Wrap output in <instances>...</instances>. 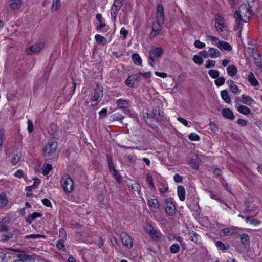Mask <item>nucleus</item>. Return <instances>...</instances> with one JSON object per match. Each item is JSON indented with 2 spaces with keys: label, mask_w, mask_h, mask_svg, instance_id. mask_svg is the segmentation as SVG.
<instances>
[{
  "label": "nucleus",
  "mask_w": 262,
  "mask_h": 262,
  "mask_svg": "<svg viewBox=\"0 0 262 262\" xmlns=\"http://www.w3.org/2000/svg\"><path fill=\"white\" fill-rule=\"evenodd\" d=\"M215 63L216 62L215 60L209 59L206 61L205 67L206 68L209 69L211 67H214L215 65Z\"/></svg>",
  "instance_id": "54"
},
{
  "label": "nucleus",
  "mask_w": 262,
  "mask_h": 262,
  "mask_svg": "<svg viewBox=\"0 0 262 262\" xmlns=\"http://www.w3.org/2000/svg\"><path fill=\"white\" fill-rule=\"evenodd\" d=\"M209 57L211 58H216L220 57L221 53L220 51L214 48H209L208 49Z\"/></svg>",
  "instance_id": "20"
},
{
  "label": "nucleus",
  "mask_w": 262,
  "mask_h": 262,
  "mask_svg": "<svg viewBox=\"0 0 262 262\" xmlns=\"http://www.w3.org/2000/svg\"><path fill=\"white\" fill-rule=\"evenodd\" d=\"M111 242L114 247H115L116 248L118 247V246L119 245V243H118V239L116 237H115V236L112 237L111 238Z\"/></svg>",
  "instance_id": "64"
},
{
  "label": "nucleus",
  "mask_w": 262,
  "mask_h": 262,
  "mask_svg": "<svg viewBox=\"0 0 262 262\" xmlns=\"http://www.w3.org/2000/svg\"><path fill=\"white\" fill-rule=\"evenodd\" d=\"M130 103V101L127 99H119L116 102L117 107L121 109L127 108Z\"/></svg>",
  "instance_id": "16"
},
{
  "label": "nucleus",
  "mask_w": 262,
  "mask_h": 262,
  "mask_svg": "<svg viewBox=\"0 0 262 262\" xmlns=\"http://www.w3.org/2000/svg\"><path fill=\"white\" fill-rule=\"evenodd\" d=\"M237 233V229L235 227H229L224 228L220 231V234L222 236H227L235 234Z\"/></svg>",
  "instance_id": "12"
},
{
  "label": "nucleus",
  "mask_w": 262,
  "mask_h": 262,
  "mask_svg": "<svg viewBox=\"0 0 262 262\" xmlns=\"http://www.w3.org/2000/svg\"><path fill=\"white\" fill-rule=\"evenodd\" d=\"M248 80L250 84L253 86H257L259 84V82L256 79L253 73L250 72L248 76Z\"/></svg>",
  "instance_id": "24"
},
{
  "label": "nucleus",
  "mask_w": 262,
  "mask_h": 262,
  "mask_svg": "<svg viewBox=\"0 0 262 262\" xmlns=\"http://www.w3.org/2000/svg\"><path fill=\"white\" fill-rule=\"evenodd\" d=\"M21 158V154L19 152L14 153L10 159V163L14 166L16 165L20 161Z\"/></svg>",
  "instance_id": "19"
},
{
  "label": "nucleus",
  "mask_w": 262,
  "mask_h": 262,
  "mask_svg": "<svg viewBox=\"0 0 262 262\" xmlns=\"http://www.w3.org/2000/svg\"><path fill=\"white\" fill-rule=\"evenodd\" d=\"M225 82V79L223 77H219L214 81L215 85L217 86L223 85Z\"/></svg>",
  "instance_id": "46"
},
{
  "label": "nucleus",
  "mask_w": 262,
  "mask_h": 262,
  "mask_svg": "<svg viewBox=\"0 0 262 262\" xmlns=\"http://www.w3.org/2000/svg\"><path fill=\"white\" fill-rule=\"evenodd\" d=\"M152 116L157 121H160L162 120V117L160 115V111L159 107L156 106L153 108Z\"/></svg>",
  "instance_id": "28"
},
{
  "label": "nucleus",
  "mask_w": 262,
  "mask_h": 262,
  "mask_svg": "<svg viewBox=\"0 0 262 262\" xmlns=\"http://www.w3.org/2000/svg\"><path fill=\"white\" fill-rule=\"evenodd\" d=\"M139 75L133 74L129 76L125 81V84L129 87H133L135 82L139 81Z\"/></svg>",
  "instance_id": "13"
},
{
  "label": "nucleus",
  "mask_w": 262,
  "mask_h": 262,
  "mask_svg": "<svg viewBox=\"0 0 262 262\" xmlns=\"http://www.w3.org/2000/svg\"><path fill=\"white\" fill-rule=\"evenodd\" d=\"M25 238H32V239H37L39 238H45V236L40 234H30L29 235H26L25 237Z\"/></svg>",
  "instance_id": "55"
},
{
  "label": "nucleus",
  "mask_w": 262,
  "mask_h": 262,
  "mask_svg": "<svg viewBox=\"0 0 262 262\" xmlns=\"http://www.w3.org/2000/svg\"><path fill=\"white\" fill-rule=\"evenodd\" d=\"M144 229L145 230L146 232L150 234L152 231V230L155 229V228L150 224H147L144 226Z\"/></svg>",
  "instance_id": "61"
},
{
  "label": "nucleus",
  "mask_w": 262,
  "mask_h": 262,
  "mask_svg": "<svg viewBox=\"0 0 262 262\" xmlns=\"http://www.w3.org/2000/svg\"><path fill=\"white\" fill-rule=\"evenodd\" d=\"M215 27L216 31L223 39H227L229 35L228 27L224 18L219 14L215 16Z\"/></svg>",
  "instance_id": "2"
},
{
  "label": "nucleus",
  "mask_w": 262,
  "mask_h": 262,
  "mask_svg": "<svg viewBox=\"0 0 262 262\" xmlns=\"http://www.w3.org/2000/svg\"><path fill=\"white\" fill-rule=\"evenodd\" d=\"M168 189V187L167 184L164 183L162 187L159 188L160 193L162 194L165 193Z\"/></svg>",
  "instance_id": "57"
},
{
  "label": "nucleus",
  "mask_w": 262,
  "mask_h": 262,
  "mask_svg": "<svg viewBox=\"0 0 262 262\" xmlns=\"http://www.w3.org/2000/svg\"><path fill=\"white\" fill-rule=\"evenodd\" d=\"M164 206L166 213L169 216H173L176 213V207L172 198H167L164 201Z\"/></svg>",
  "instance_id": "6"
},
{
  "label": "nucleus",
  "mask_w": 262,
  "mask_h": 262,
  "mask_svg": "<svg viewBox=\"0 0 262 262\" xmlns=\"http://www.w3.org/2000/svg\"><path fill=\"white\" fill-rule=\"evenodd\" d=\"M65 241H62L61 239L58 240L56 243V247L59 250H61L62 251H66V248L64 245V242Z\"/></svg>",
  "instance_id": "50"
},
{
  "label": "nucleus",
  "mask_w": 262,
  "mask_h": 262,
  "mask_svg": "<svg viewBox=\"0 0 262 262\" xmlns=\"http://www.w3.org/2000/svg\"><path fill=\"white\" fill-rule=\"evenodd\" d=\"M95 38L98 43L104 45L106 43V39L99 34H96Z\"/></svg>",
  "instance_id": "38"
},
{
  "label": "nucleus",
  "mask_w": 262,
  "mask_h": 262,
  "mask_svg": "<svg viewBox=\"0 0 262 262\" xmlns=\"http://www.w3.org/2000/svg\"><path fill=\"white\" fill-rule=\"evenodd\" d=\"M41 202L43 205L48 207H52V203L48 199H43L41 200Z\"/></svg>",
  "instance_id": "63"
},
{
  "label": "nucleus",
  "mask_w": 262,
  "mask_h": 262,
  "mask_svg": "<svg viewBox=\"0 0 262 262\" xmlns=\"http://www.w3.org/2000/svg\"><path fill=\"white\" fill-rule=\"evenodd\" d=\"M209 75L213 79H216L219 77L220 72L216 70H210L208 71Z\"/></svg>",
  "instance_id": "42"
},
{
  "label": "nucleus",
  "mask_w": 262,
  "mask_h": 262,
  "mask_svg": "<svg viewBox=\"0 0 262 262\" xmlns=\"http://www.w3.org/2000/svg\"><path fill=\"white\" fill-rule=\"evenodd\" d=\"M218 48L221 50H224L229 51H231L232 49L231 46L229 43L224 41H221Z\"/></svg>",
  "instance_id": "35"
},
{
  "label": "nucleus",
  "mask_w": 262,
  "mask_h": 262,
  "mask_svg": "<svg viewBox=\"0 0 262 262\" xmlns=\"http://www.w3.org/2000/svg\"><path fill=\"white\" fill-rule=\"evenodd\" d=\"M9 5L12 9L16 10L21 7L23 2L21 0H10Z\"/></svg>",
  "instance_id": "21"
},
{
  "label": "nucleus",
  "mask_w": 262,
  "mask_h": 262,
  "mask_svg": "<svg viewBox=\"0 0 262 262\" xmlns=\"http://www.w3.org/2000/svg\"><path fill=\"white\" fill-rule=\"evenodd\" d=\"M243 102L244 103L247 105H251L254 103V100L250 96L245 95L242 96Z\"/></svg>",
  "instance_id": "36"
},
{
  "label": "nucleus",
  "mask_w": 262,
  "mask_h": 262,
  "mask_svg": "<svg viewBox=\"0 0 262 262\" xmlns=\"http://www.w3.org/2000/svg\"><path fill=\"white\" fill-rule=\"evenodd\" d=\"M163 53V48L161 47H155L150 51L149 57L151 59H157L160 57Z\"/></svg>",
  "instance_id": "10"
},
{
  "label": "nucleus",
  "mask_w": 262,
  "mask_h": 262,
  "mask_svg": "<svg viewBox=\"0 0 262 262\" xmlns=\"http://www.w3.org/2000/svg\"><path fill=\"white\" fill-rule=\"evenodd\" d=\"M180 247L177 244H172L170 247V251L171 253L176 254L179 252Z\"/></svg>",
  "instance_id": "41"
},
{
  "label": "nucleus",
  "mask_w": 262,
  "mask_h": 262,
  "mask_svg": "<svg viewBox=\"0 0 262 262\" xmlns=\"http://www.w3.org/2000/svg\"><path fill=\"white\" fill-rule=\"evenodd\" d=\"M120 237L122 244L127 248H131L133 246V242L132 237L127 233L122 232L120 234Z\"/></svg>",
  "instance_id": "8"
},
{
  "label": "nucleus",
  "mask_w": 262,
  "mask_h": 262,
  "mask_svg": "<svg viewBox=\"0 0 262 262\" xmlns=\"http://www.w3.org/2000/svg\"><path fill=\"white\" fill-rule=\"evenodd\" d=\"M146 181L148 185L151 188H155V185L153 181V178L151 176H150V174H147L146 177Z\"/></svg>",
  "instance_id": "51"
},
{
  "label": "nucleus",
  "mask_w": 262,
  "mask_h": 262,
  "mask_svg": "<svg viewBox=\"0 0 262 262\" xmlns=\"http://www.w3.org/2000/svg\"><path fill=\"white\" fill-rule=\"evenodd\" d=\"M124 0H114L113 6L121 9L124 4Z\"/></svg>",
  "instance_id": "59"
},
{
  "label": "nucleus",
  "mask_w": 262,
  "mask_h": 262,
  "mask_svg": "<svg viewBox=\"0 0 262 262\" xmlns=\"http://www.w3.org/2000/svg\"><path fill=\"white\" fill-rule=\"evenodd\" d=\"M132 58L135 64L138 66H142V60L138 54H133L132 56Z\"/></svg>",
  "instance_id": "31"
},
{
  "label": "nucleus",
  "mask_w": 262,
  "mask_h": 262,
  "mask_svg": "<svg viewBox=\"0 0 262 262\" xmlns=\"http://www.w3.org/2000/svg\"><path fill=\"white\" fill-rule=\"evenodd\" d=\"M124 118V117L121 114H115L113 116V120L121 121Z\"/></svg>",
  "instance_id": "62"
},
{
  "label": "nucleus",
  "mask_w": 262,
  "mask_h": 262,
  "mask_svg": "<svg viewBox=\"0 0 262 262\" xmlns=\"http://www.w3.org/2000/svg\"><path fill=\"white\" fill-rule=\"evenodd\" d=\"M255 63L257 67L262 69V58L259 56L255 57Z\"/></svg>",
  "instance_id": "58"
},
{
  "label": "nucleus",
  "mask_w": 262,
  "mask_h": 262,
  "mask_svg": "<svg viewBox=\"0 0 262 262\" xmlns=\"http://www.w3.org/2000/svg\"><path fill=\"white\" fill-rule=\"evenodd\" d=\"M45 43L40 42L35 45L30 46L26 50L28 54H33L35 53L39 52L45 47Z\"/></svg>",
  "instance_id": "7"
},
{
  "label": "nucleus",
  "mask_w": 262,
  "mask_h": 262,
  "mask_svg": "<svg viewBox=\"0 0 262 262\" xmlns=\"http://www.w3.org/2000/svg\"><path fill=\"white\" fill-rule=\"evenodd\" d=\"M163 24L160 23L159 22L156 21L152 25V31L150 33V37L154 38L155 36L159 34L161 30V25Z\"/></svg>",
  "instance_id": "11"
},
{
  "label": "nucleus",
  "mask_w": 262,
  "mask_h": 262,
  "mask_svg": "<svg viewBox=\"0 0 262 262\" xmlns=\"http://www.w3.org/2000/svg\"><path fill=\"white\" fill-rule=\"evenodd\" d=\"M103 96V88L99 85H97L95 89L94 96L91 99V106L93 107L97 106L98 104L101 101Z\"/></svg>",
  "instance_id": "4"
},
{
  "label": "nucleus",
  "mask_w": 262,
  "mask_h": 262,
  "mask_svg": "<svg viewBox=\"0 0 262 262\" xmlns=\"http://www.w3.org/2000/svg\"><path fill=\"white\" fill-rule=\"evenodd\" d=\"M34 129V126L31 120H28L27 121V130L29 133H32Z\"/></svg>",
  "instance_id": "60"
},
{
  "label": "nucleus",
  "mask_w": 262,
  "mask_h": 262,
  "mask_svg": "<svg viewBox=\"0 0 262 262\" xmlns=\"http://www.w3.org/2000/svg\"><path fill=\"white\" fill-rule=\"evenodd\" d=\"M206 39L207 40L210 41L212 45L216 46L217 48L219 47L221 42L217 37L212 35H207Z\"/></svg>",
  "instance_id": "27"
},
{
  "label": "nucleus",
  "mask_w": 262,
  "mask_h": 262,
  "mask_svg": "<svg viewBox=\"0 0 262 262\" xmlns=\"http://www.w3.org/2000/svg\"><path fill=\"white\" fill-rule=\"evenodd\" d=\"M8 200L5 193L4 192L0 193V208H2L6 206Z\"/></svg>",
  "instance_id": "29"
},
{
  "label": "nucleus",
  "mask_w": 262,
  "mask_h": 262,
  "mask_svg": "<svg viewBox=\"0 0 262 262\" xmlns=\"http://www.w3.org/2000/svg\"><path fill=\"white\" fill-rule=\"evenodd\" d=\"M216 247L221 250H225L229 249V246L226 245L221 241H217L215 244Z\"/></svg>",
  "instance_id": "43"
},
{
  "label": "nucleus",
  "mask_w": 262,
  "mask_h": 262,
  "mask_svg": "<svg viewBox=\"0 0 262 262\" xmlns=\"http://www.w3.org/2000/svg\"><path fill=\"white\" fill-rule=\"evenodd\" d=\"M246 222L247 223H250L251 224L253 225L254 226H257L259 225L261 222L257 219H254L252 217H247L246 219Z\"/></svg>",
  "instance_id": "39"
},
{
  "label": "nucleus",
  "mask_w": 262,
  "mask_h": 262,
  "mask_svg": "<svg viewBox=\"0 0 262 262\" xmlns=\"http://www.w3.org/2000/svg\"><path fill=\"white\" fill-rule=\"evenodd\" d=\"M222 114L223 116L230 120H234L235 116L232 111L229 108H223L222 110Z\"/></svg>",
  "instance_id": "17"
},
{
  "label": "nucleus",
  "mask_w": 262,
  "mask_h": 262,
  "mask_svg": "<svg viewBox=\"0 0 262 262\" xmlns=\"http://www.w3.org/2000/svg\"><path fill=\"white\" fill-rule=\"evenodd\" d=\"M151 238L154 240H157L160 238L162 236L161 233L158 230L154 229L149 234Z\"/></svg>",
  "instance_id": "37"
},
{
  "label": "nucleus",
  "mask_w": 262,
  "mask_h": 262,
  "mask_svg": "<svg viewBox=\"0 0 262 262\" xmlns=\"http://www.w3.org/2000/svg\"><path fill=\"white\" fill-rule=\"evenodd\" d=\"M227 83L229 86L230 90L234 94H238L240 93L239 89L237 85L234 83L232 80H228Z\"/></svg>",
  "instance_id": "22"
},
{
  "label": "nucleus",
  "mask_w": 262,
  "mask_h": 262,
  "mask_svg": "<svg viewBox=\"0 0 262 262\" xmlns=\"http://www.w3.org/2000/svg\"><path fill=\"white\" fill-rule=\"evenodd\" d=\"M41 216V214L38 212H33V213H32L30 215H29L26 219V222H27L29 224H31V223L32 222V221L37 218V217H39Z\"/></svg>",
  "instance_id": "32"
},
{
  "label": "nucleus",
  "mask_w": 262,
  "mask_h": 262,
  "mask_svg": "<svg viewBox=\"0 0 262 262\" xmlns=\"http://www.w3.org/2000/svg\"><path fill=\"white\" fill-rule=\"evenodd\" d=\"M57 143L53 140H50L45 145L42 150V154L45 157H48L53 154L57 149Z\"/></svg>",
  "instance_id": "5"
},
{
  "label": "nucleus",
  "mask_w": 262,
  "mask_h": 262,
  "mask_svg": "<svg viewBox=\"0 0 262 262\" xmlns=\"http://www.w3.org/2000/svg\"><path fill=\"white\" fill-rule=\"evenodd\" d=\"M107 160H108L109 169H110L111 172H112V171L115 170L116 169L115 168V167H114V165L113 163V161H112L111 156L107 155Z\"/></svg>",
  "instance_id": "53"
},
{
  "label": "nucleus",
  "mask_w": 262,
  "mask_h": 262,
  "mask_svg": "<svg viewBox=\"0 0 262 262\" xmlns=\"http://www.w3.org/2000/svg\"><path fill=\"white\" fill-rule=\"evenodd\" d=\"M120 8L117 7L116 6H112L111 8L110 14L111 16V19L112 21L114 23V25H115V22L116 21L117 16L118 13V12Z\"/></svg>",
  "instance_id": "18"
},
{
  "label": "nucleus",
  "mask_w": 262,
  "mask_h": 262,
  "mask_svg": "<svg viewBox=\"0 0 262 262\" xmlns=\"http://www.w3.org/2000/svg\"><path fill=\"white\" fill-rule=\"evenodd\" d=\"M226 70L228 75L231 77L234 76L237 72V69L234 65H230L228 66Z\"/></svg>",
  "instance_id": "25"
},
{
  "label": "nucleus",
  "mask_w": 262,
  "mask_h": 262,
  "mask_svg": "<svg viewBox=\"0 0 262 262\" xmlns=\"http://www.w3.org/2000/svg\"><path fill=\"white\" fill-rule=\"evenodd\" d=\"M193 62L198 65H201L203 63V60L201 56L198 55H195L193 57Z\"/></svg>",
  "instance_id": "45"
},
{
  "label": "nucleus",
  "mask_w": 262,
  "mask_h": 262,
  "mask_svg": "<svg viewBox=\"0 0 262 262\" xmlns=\"http://www.w3.org/2000/svg\"><path fill=\"white\" fill-rule=\"evenodd\" d=\"M194 45L196 48L198 49H203L206 46L205 43L201 42L199 40H196L194 41Z\"/></svg>",
  "instance_id": "56"
},
{
  "label": "nucleus",
  "mask_w": 262,
  "mask_h": 262,
  "mask_svg": "<svg viewBox=\"0 0 262 262\" xmlns=\"http://www.w3.org/2000/svg\"><path fill=\"white\" fill-rule=\"evenodd\" d=\"M188 138L191 141H198L200 140V137L199 136L195 133H190Z\"/></svg>",
  "instance_id": "47"
},
{
  "label": "nucleus",
  "mask_w": 262,
  "mask_h": 262,
  "mask_svg": "<svg viewBox=\"0 0 262 262\" xmlns=\"http://www.w3.org/2000/svg\"><path fill=\"white\" fill-rule=\"evenodd\" d=\"M236 108L239 113L244 115H250L251 112V110L245 105L238 104Z\"/></svg>",
  "instance_id": "15"
},
{
  "label": "nucleus",
  "mask_w": 262,
  "mask_h": 262,
  "mask_svg": "<svg viewBox=\"0 0 262 262\" xmlns=\"http://www.w3.org/2000/svg\"><path fill=\"white\" fill-rule=\"evenodd\" d=\"M241 241L243 244H247L249 241V237L247 234L244 233L241 236Z\"/></svg>",
  "instance_id": "48"
},
{
  "label": "nucleus",
  "mask_w": 262,
  "mask_h": 262,
  "mask_svg": "<svg viewBox=\"0 0 262 262\" xmlns=\"http://www.w3.org/2000/svg\"><path fill=\"white\" fill-rule=\"evenodd\" d=\"M61 0H53L50 11L51 12L54 13L57 11L61 7Z\"/></svg>",
  "instance_id": "23"
},
{
  "label": "nucleus",
  "mask_w": 262,
  "mask_h": 262,
  "mask_svg": "<svg viewBox=\"0 0 262 262\" xmlns=\"http://www.w3.org/2000/svg\"><path fill=\"white\" fill-rule=\"evenodd\" d=\"M148 207L152 210H157L159 208L160 204L157 199H150L148 200Z\"/></svg>",
  "instance_id": "14"
},
{
  "label": "nucleus",
  "mask_w": 262,
  "mask_h": 262,
  "mask_svg": "<svg viewBox=\"0 0 262 262\" xmlns=\"http://www.w3.org/2000/svg\"><path fill=\"white\" fill-rule=\"evenodd\" d=\"M190 239L196 244H200L201 243V238L199 234H198L196 232L192 231L190 233Z\"/></svg>",
  "instance_id": "33"
},
{
  "label": "nucleus",
  "mask_w": 262,
  "mask_h": 262,
  "mask_svg": "<svg viewBox=\"0 0 262 262\" xmlns=\"http://www.w3.org/2000/svg\"><path fill=\"white\" fill-rule=\"evenodd\" d=\"M221 95L222 98L225 101V102L229 104L231 103V98L229 96L228 91L226 90H224L221 91Z\"/></svg>",
  "instance_id": "30"
},
{
  "label": "nucleus",
  "mask_w": 262,
  "mask_h": 262,
  "mask_svg": "<svg viewBox=\"0 0 262 262\" xmlns=\"http://www.w3.org/2000/svg\"><path fill=\"white\" fill-rule=\"evenodd\" d=\"M177 192L178 196L181 201H184L185 199V190L183 186H179L177 188Z\"/></svg>",
  "instance_id": "26"
},
{
  "label": "nucleus",
  "mask_w": 262,
  "mask_h": 262,
  "mask_svg": "<svg viewBox=\"0 0 262 262\" xmlns=\"http://www.w3.org/2000/svg\"><path fill=\"white\" fill-rule=\"evenodd\" d=\"M52 169V165L49 163H45L42 167V172L45 176L48 174L50 171Z\"/></svg>",
  "instance_id": "34"
},
{
  "label": "nucleus",
  "mask_w": 262,
  "mask_h": 262,
  "mask_svg": "<svg viewBox=\"0 0 262 262\" xmlns=\"http://www.w3.org/2000/svg\"><path fill=\"white\" fill-rule=\"evenodd\" d=\"M253 4L258 5V0H248V4H244L240 6L238 10L234 14V18L235 19V24L234 27L235 30H239L241 32L243 28V23L247 22L250 18L251 8L253 6L250 4V2Z\"/></svg>",
  "instance_id": "1"
},
{
  "label": "nucleus",
  "mask_w": 262,
  "mask_h": 262,
  "mask_svg": "<svg viewBox=\"0 0 262 262\" xmlns=\"http://www.w3.org/2000/svg\"><path fill=\"white\" fill-rule=\"evenodd\" d=\"M13 236L12 233H9L7 234H3L1 236V241L3 242H6L11 239Z\"/></svg>",
  "instance_id": "49"
},
{
  "label": "nucleus",
  "mask_w": 262,
  "mask_h": 262,
  "mask_svg": "<svg viewBox=\"0 0 262 262\" xmlns=\"http://www.w3.org/2000/svg\"><path fill=\"white\" fill-rule=\"evenodd\" d=\"M19 259H22L25 262H30L32 259V256L27 254H20L18 256Z\"/></svg>",
  "instance_id": "44"
},
{
  "label": "nucleus",
  "mask_w": 262,
  "mask_h": 262,
  "mask_svg": "<svg viewBox=\"0 0 262 262\" xmlns=\"http://www.w3.org/2000/svg\"><path fill=\"white\" fill-rule=\"evenodd\" d=\"M33 184L32 185H31V187H32L33 190H35L38 187V186L40 184L41 182V180L38 178L36 177L33 179Z\"/></svg>",
  "instance_id": "52"
},
{
  "label": "nucleus",
  "mask_w": 262,
  "mask_h": 262,
  "mask_svg": "<svg viewBox=\"0 0 262 262\" xmlns=\"http://www.w3.org/2000/svg\"><path fill=\"white\" fill-rule=\"evenodd\" d=\"M61 185L64 191L71 193L74 190V183L72 179L67 174H64L60 181Z\"/></svg>",
  "instance_id": "3"
},
{
  "label": "nucleus",
  "mask_w": 262,
  "mask_h": 262,
  "mask_svg": "<svg viewBox=\"0 0 262 262\" xmlns=\"http://www.w3.org/2000/svg\"><path fill=\"white\" fill-rule=\"evenodd\" d=\"M156 17L157 21L162 24L164 23L165 16L164 13V8L161 4H159L157 6Z\"/></svg>",
  "instance_id": "9"
},
{
  "label": "nucleus",
  "mask_w": 262,
  "mask_h": 262,
  "mask_svg": "<svg viewBox=\"0 0 262 262\" xmlns=\"http://www.w3.org/2000/svg\"><path fill=\"white\" fill-rule=\"evenodd\" d=\"M59 237L62 241H66L67 238V235L66 230L63 228H60L59 230Z\"/></svg>",
  "instance_id": "40"
}]
</instances>
